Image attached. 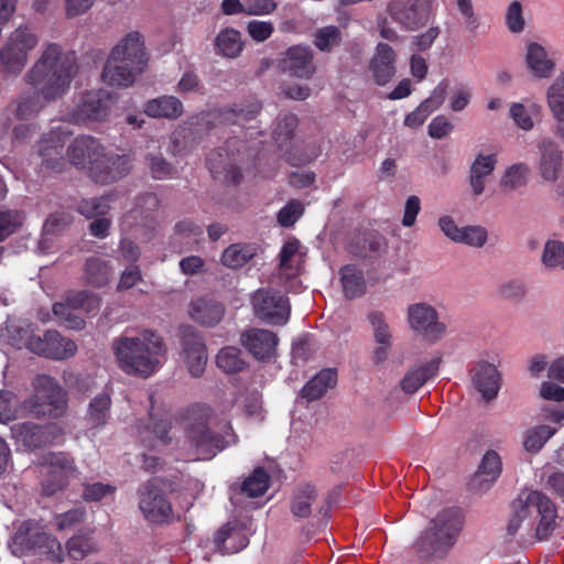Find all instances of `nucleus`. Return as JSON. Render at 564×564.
<instances>
[{
  "mask_svg": "<svg viewBox=\"0 0 564 564\" xmlns=\"http://www.w3.org/2000/svg\"><path fill=\"white\" fill-rule=\"evenodd\" d=\"M78 65L73 52H64L56 43L44 46L41 56L25 75L28 84L37 88V93L21 98L15 107H8L1 115L0 124L4 132L12 124V117L29 119L37 115L45 101L62 97L69 89Z\"/></svg>",
  "mask_w": 564,
  "mask_h": 564,
  "instance_id": "f257e3e1",
  "label": "nucleus"
},
{
  "mask_svg": "<svg viewBox=\"0 0 564 564\" xmlns=\"http://www.w3.org/2000/svg\"><path fill=\"white\" fill-rule=\"evenodd\" d=\"M216 413L206 403H194L175 415L183 436L177 442L178 457L183 460H209L230 442L214 431Z\"/></svg>",
  "mask_w": 564,
  "mask_h": 564,
  "instance_id": "f03ea898",
  "label": "nucleus"
},
{
  "mask_svg": "<svg viewBox=\"0 0 564 564\" xmlns=\"http://www.w3.org/2000/svg\"><path fill=\"white\" fill-rule=\"evenodd\" d=\"M112 350L123 372L142 378L154 375L162 367L166 354L163 338L149 329L115 338Z\"/></svg>",
  "mask_w": 564,
  "mask_h": 564,
  "instance_id": "7ed1b4c3",
  "label": "nucleus"
},
{
  "mask_svg": "<svg viewBox=\"0 0 564 564\" xmlns=\"http://www.w3.org/2000/svg\"><path fill=\"white\" fill-rule=\"evenodd\" d=\"M67 154L72 164L87 170L94 182L99 184L117 182L132 167L130 155L107 153L104 145L90 135L77 137L68 147Z\"/></svg>",
  "mask_w": 564,
  "mask_h": 564,
  "instance_id": "20e7f679",
  "label": "nucleus"
},
{
  "mask_svg": "<svg viewBox=\"0 0 564 564\" xmlns=\"http://www.w3.org/2000/svg\"><path fill=\"white\" fill-rule=\"evenodd\" d=\"M258 155L256 145L239 138H230L224 148L212 151L206 165L213 178L225 185H238L242 180L241 165Z\"/></svg>",
  "mask_w": 564,
  "mask_h": 564,
  "instance_id": "39448f33",
  "label": "nucleus"
},
{
  "mask_svg": "<svg viewBox=\"0 0 564 564\" xmlns=\"http://www.w3.org/2000/svg\"><path fill=\"white\" fill-rule=\"evenodd\" d=\"M463 527V516L458 508L441 511L432 521L431 527L423 531L415 542L417 553L422 557H443L455 544Z\"/></svg>",
  "mask_w": 564,
  "mask_h": 564,
  "instance_id": "423d86ee",
  "label": "nucleus"
},
{
  "mask_svg": "<svg viewBox=\"0 0 564 564\" xmlns=\"http://www.w3.org/2000/svg\"><path fill=\"white\" fill-rule=\"evenodd\" d=\"M261 111L257 99L235 102L230 107L199 113L189 120V126L196 127V132L208 131L218 124H243L253 120Z\"/></svg>",
  "mask_w": 564,
  "mask_h": 564,
  "instance_id": "0eeeda50",
  "label": "nucleus"
},
{
  "mask_svg": "<svg viewBox=\"0 0 564 564\" xmlns=\"http://www.w3.org/2000/svg\"><path fill=\"white\" fill-rule=\"evenodd\" d=\"M32 384L34 393L26 403L35 415L58 417L65 412L67 405L66 392L54 378L37 375Z\"/></svg>",
  "mask_w": 564,
  "mask_h": 564,
  "instance_id": "6e6552de",
  "label": "nucleus"
},
{
  "mask_svg": "<svg viewBox=\"0 0 564 564\" xmlns=\"http://www.w3.org/2000/svg\"><path fill=\"white\" fill-rule=\"evenodd\" d=\"M436 0H390L387 12L405 31H417L435 18Z\"/></svg>",
  "mask_w": 564,
  "mask_h": 564,
  "instance_id": "1a4fd4ad",
  "label": "nucleus"
},
{
  "mask_svg": "<svg viewBox=\"0 0 564 564\" xmlns=\"http://www.w3.org/2000/svg\"><path fill=\"white\" fill-rule=\"evenodd\" d=\"M39 43L37 36L28 28L14 30L0 50V65L10 75H19L28 63L29 52Z\"/></svg>",
  "mask_w": 564,
  "mask_h": 564,
  "instance_id": "9d476101",
  "label": "nucleus"
},
{
  "mask_svg": "<svg viewBox=\"0 0 564 564\" xmlns=\"http://www.w3.org/2000/svg\"><path fill=\"white\" fill-rule=\"evenodd\" d=\"M254 315L270 325H285L290 317L289 299L271 289H259L252 294Z\"/></svg>",
  "mask_w": 564,
  "mask_h": 564,
  "instance_id": "9b49d317",
  "label": "nucleus"
},
{
  "mask_svg": "<svg viewBox=\"0 0 564 564\" xmlns=\"http://www.w3.org/2000/svg\"><path fill=\"white\" fill-rule=\"evenodd\" d=\"M406 315L411 329L422 335L425 340L436 343L445 336L447 327L438 319V313L431 304H411L408 306Z\"/></svg>",
  "mask_w": 564,
  "mask_h": 564,
  "instance_id": "f8f14e48",
  "label": "nucleus"
},
{
  "mask_svg": "<svg viewBox=\"0 0 564 564\" xmlns=\"http://www.w3.org/2000/svg\"><path fill=\"white\" fill-rule=\"evenodd\" d=\"M10 430L15 444L25 451L45 447L62 434V429L55 423L36 424L30 421L15 423Z\"/></svg>",
  "mask_w": 564,
  "mask_h": 564,
  "instance_id": "ddd939ff",
  "label": "nucleus"
},
{
  "mask_svg": "<svg viewBox=\"0 0 564 564\" xmlns=\"http://www.w3.org/2000/svg\"><path fill=\"white\" fill-rule=\"evenodd\" d=\"M138 494L139 508L149 522L164 523L171 519L172 505L155 479L143 484Z\"/></svg>",
  "mask_w": 564,
  "mask_h": 564,
  "instance_id": "4468645a",
  "label": "nucleus"
},
{
  "mask_svg": "<svg viewBox=\"0 0 564 564\" xmlns=\"http://www.w3.org/2000/svg\"><path fill=\"white\" fill-rule=\"evenodd\" d=\"M24 346L32 352L46 358L63 360L75 356L77 345L63 337L57 330H47L41 335H28Z\"/></svg>",
  "mask_w": 564,
  "mask_h": 564,
  "instance_id": "2eb2a0df",
  "label": "nucleus"
},
{
  "mask_svg": "<svg viewBox=\"0 0 564 564\" xmlns=\"http://www.w3.org/2000/svg\"><path fill=\"white\" fill-rule=\"evenodd\" d=\"M181 358L192 377L199 378L208 360L207 348L202 335L192 326L181 329Z\"/></svg>",
  "mask_w": 564,
  "mask_h": 564,
  "instance_id": "dca6fc26",
  "label": "nucleus"
},
{
  "mask_svg": "<svg viewBox=\"0 0 564 564\" xmlns=\"http://www.w3.org/2000/svg\"><path fill=\"white\" fill-rule=\"evenodd\" d=\"M45 469L46 475L42 481V491L45 496H52L63 489L77 473L74 460L63 453L48 454L45 457Z\"/></svg>",
  "mask_w": 564,
  "mask_h": 564,
  "instance_id": "f3484780",
  "label": "nucleus"
},
{
  "mask_svg": "<svg viewBox=\"0 0 564 564\" xmlns=\"http://www.w3.org/2000/svg\"><path fill=\"white\" fill-rule=\"evenodd\" d=\"M522 512H536L539 522L535 528V536L539 541L547 540L557 527V509L554 502L544 494L532 490L527 494V506Z\"/></svg>",
  "mask_w": 564,
  "mask_h": 564,
  "instance_id": "a211bd4d",
  "label": "nucleus"
},
{
  "mask_svg": "<svg viewBox=\"0 0 564 564\" xmlns=\"http://www.w3.org/2000/svg\"><path fill=\"white\" fill-rule=\"evenodd\" d=\"M111 97L105 90L85 93L69 115L75 123L86 121H104L110 112Z\"/></svg>",
  "mask_w": 564,
  "mask_h": 564,
  "instance_id": "6ab92c4d",
  "label": "nucleus"
},
{
  "mask_svg": "<svg viewBox=\"0 0 564 564\" xmlns=\"http://www.w3.org/2000/svg\"><path fill=\"white\" fill-rule=\"evenodd\" d=\"M279 68L293 77L311 78L316 72L313 51L304 45L289 47L279 61Z\"/></svg>",
  "mask_w": 564,
  "mask_h": 564,
  "instance_id": "aec40b11",
  "label": "nucleus"
},
{
  "mask_svg": "<svg viewBox=\"0 0 564 564\" xmlns=\"http://www.w3.org/2000/svg\"><path fill=\"white\" fill-rule=\"evenodd\" d=\"M110 56L129 65L145 70L149 56L145 51L144 39L138 31L124 35L111 50Z\"/></svg>",
  "mask_w": 564,
  "mask_h": 564,
  "instance_id": "412c9836",
  "label": "nucleus"
},
{
  "mask_svg": "<svg viewBox=\"0 0 564 564\" xmlns=\"http://www.w3.org/2000/svg\"><path fill=\"white\" fill-rule=\"evenodd\" d=\"M68 135V131L56 127L41 140L40 155L42 158V164L46 169L61 171V166L64 162V144Z\"/></svg>",
  "mask_w": 564,
  "mask_h": 564,
  "instance_id": "4be33fe9",
  "label": "nucleus"
},
{
  "mask_svg": "<svg viewBox=\"0 0 564 564\" xmlns=\"http://www.w3.org/2000/svg\"><path fill=\"white\" fill-rule=\"evenodd\" d=\"M242 346L257 359L270 358L278 345V336L268 329L251 328L241 334Z\"/></svg>",
  "mask_w": 564,
  "mask_h": 564,
  "instance_id": "5701e85b",
  "label": "nucleus"
},
{
  "mask_svg": "<svg viewBox=\"0 0 564 564\" xmlns=\"http://www.w3.org/2000/svg\"><path fill=\"white\" fill-rule=\"evenodd\" d=\"M42 530L43 529L34 521H23L9 542L12 554L19 557L33 555L36 543L40 541Z\"/></svg>",
  "mask_w": 564,
  "mask_h": 564,
  "instance_id": "b1692460",
  "label": "nucleus"
},
{
  "mask_svg": "<svg viewBox=\"0 0 564 564\" xmlns=\"http://www.w3.org/2000/svg\"><path fill=\"white\" fill-rule=\"evenodd\" d=\"M498 163L495 153H478L470 164L468 183L474 196H480L487 186V181L494 173Z\"/></svg>",
  "mask_w": 564,
  "mask_h": 564,
  "instance_id": "393cba45",
  "label": "nucleus"
},
{
  "mask_svg": "<svg viewBox=\"0 0 564 564\" xmlns=\"http://www.w3.org/2000/svg\"><path fill=\"white\" fill-rule=\"evenodd\" d=\"M143 70L129 65L120 59H115L109 55L101 74L105 84L127 88L133 85L137 77L141 75Z\"/></svg>",
  "mask_w": 564,
  "mask_h": 564,
  "instance_id": "a878e982",
  "label": "nucleus"
},
{
  "mask_svg": "<svg viewBox=\"0 0 564 564\" xmlns=\"http://www.w3.org/2000/svg\"><path fill=\"white\" fill-rule=\"evenodd\" d=\"M502 470L501 458L495 451H488L470 481L476 491L487 490L500 476Z\"/></svg>",
  "mask_w": 564,
  "mask_h": 564,
  "instance_id": "bb28decb",
  "label": "nucleus"
},
{
  "mask_svg": "<svg viewBox=\"0 0 564 564\" xmlns=\"http://www.w3.org/2000/svg\"><path fill=\"white\" fill-rule=\"evenodd\" d=\"M394 63L395 53L393 48L386 43H379L370 63V70L378 85H386L394 76Z\"/></svg>",
  "mask_w": 564,
  "mask_h": 564,
  "instance_id": "cd10ccee",
  "label": "nucleus"
},
{
  "mask_svg": "<svg viewBox=\"0 0 564 564\" xmlns=\"http://www.w3.org/2000/svg\"><path fill=\"white\" fill-rule=\"evenodd\" d=\"M539 150L541 154L539 161L540 175L547 182L556 181L562 169V151L558 145L550 139L541 141Z\"/></svg>",
  "mask_w": 564,
  "mask_h": 564,
  "instance_id": "c85d7f7f",
  "label": "nucleus"
},
{
  "mask_svg": "<svg viewBox=\"0 0 564 564\" xmlns=\"http://www.w3.org/2000/svg\"><path fill=\"white\" fill-rule=\"evenodd\" d=\"M189 316L204 326L218 324L225 314L224 305L210 297H198L191 302Z\"/></svg>",
  "mask_w": 564,
  "mask_h": 564,
  "instance_id": "c756f323",
  "label": "nucleus"
},
{
  "mask_svg": "<svg viewBox=\"0 0 564 564\" xmlns=\"http://www.w3.org/2000/svg\"><path fill=\"white\" fill-rule=\"evenodd\" d=\"M473 382L487 401L495 399L500 389L501 376L490 364H479L474 369Z\"/></svg>",
  "mask_w": 564,
  "mask_h": 564,
  "instance_id": "7c9ffc66",
  "label": "nucleus"
},
{
  "mask_svg": "<svg viewBox=\"0 0 564 564\" xmlns=\"http://www.w3.org/2000/svg\"><path fill=\"white\" fill-rule=\"evenodd\" d=\"M441 357H435L425 364L410 369L401 381V388L406 393L416 392L426 381L437 375Z\"/></svg>",
  "mask_w": 564,
  "mask_h": 564,
  "instance_id": "2f4dec72",
  "label": "nucleus"
},
{
  "mask_svg": "<svg viewBox=\"0 0 564 564\" xmlns=\"http://www.w3.org/2000/svg\"><path fill=\"white\" fill-rule=\"evenodd\" d=\"M304 254L297 239L286 241L280 251V275L285 279L297 276L303 268Z\"/></svg>",
  "mask_w": 564,
  "mask_h": 564,
  "instance_id": "473e14b6",
  "label": "nucleus"
},
{
  "mask_svg": "<svg viewBox=\"0 0 564 564\" xmlns=\"http://www.w3.org/2000/svg\"><path fill=\"white\" fill-rule=\"evenodd\" d=\"M337 383V372L334 369H324L315 375L301 390V397L307 401L321 399Z\"/></svg>",
  "mask_w": 564,
  "mask_h": 564,
  "instance_id": "72a5a7b5",
  "label": "nucleus"
},
{
  "mask_svg": "<svg viewBox=\"0 0 564 564\" xmlns=\"http://www.w3.org/2000/svg\"><path fill=\"white\" fill-rule=\"evenodd\" d=\"M111 416V398L101 392L93 398L88 404L86 422L91 429H102Z\"/></svg>",
  "mask_w": 564,
  "mask_h": 564,
  "instance_id": "f704fd0d",
  "label": "nucleus"
},
{
  "mask_svg": "<svg viewBox=\"0 0 564 564\" xmlns=\"http://www.w3.org/2000/svg\"><path fill=\"white\" fill-rule=\"evenodd\" d=\"M144 112L152 118L176 119L183 113V104L174 96H161L149 100Z\"/></svg>",
  "mask_w": 564,
  "mask_h": 564,
  "instance_id": "c9c22d12",
  "label": "nucleus"
},
{
  "mask_svg": "<svg viewBox=\"0 0 564 564\" xmlns=\"http://www.w3.org/2000/svg\"><path fill=\"white\" fill-rule=\"evenodd\" d=\"M153 398L151 397V412H150V421L151 427L145 426L143 429L138 427L139 436L142 443L145 446H153L151 443V436L153 435L155 440L163 445H167L171 443L170 431H171V422L167 419H159L154 413Z\"/></svg>",
  "mask_w": 564,
  "mask_h": 564,
  "instance_id": "e433bc0d",
  "label": "nucleus"
},
{
  "mask_svg": "<svg viewBox=\"0 0 564 564\" xmlns=\"http://www.w3.org/2000/svg\"><path fill=\"white\" fill-rule=\"evenodd\" d=\"M248 543L249 540L243 531L230 524L224 525L215 536L216 546L226 554L237 553L243 550Z\"/></svg>",
  "mask_w": 564,
  "mask_h": 564,
  "instance_id": "4c0bfd02",
  "label": "nucleus"
},
{
  "mask_svg": "<svg viewBox=\"0 0 564 564\" xmlns=\"http://www.w3.org/2000/svg\"><path fill=\"white\" fill-rule=\"evenodd\" d=\"M215 50L224 57H238L243 50L241 33L234 28H225L215 37Z\"/></svg>",
  "mask_w": 564,
  "mask_h": 564,
  "instance_id": "58836bf2",
  "label": "nucleus"
},
{
  "mask_svg": "<svg viewBox=\"0 0 564 564\" xmlns=\"http://www.w3.org/2000/svg\"><path fill=\"white\" fill-rule=\"evenodd\" d=\"M525 59L528 67L536 77L546 78L554 69L553 61L549 58L544 47L538 43L528 45Z\"/></svg>",
  "mask_w": 564,
  "mask_h": 564,
  "instance_id": "ea45409f",
  "label": "nucleus"
},
{
  "mask_svg": "<svg viewBox=\"0 0 564 564\" xmlns=\"http://www.w3.org/2000/svg\"><path fill=\"white\" fill-rule=\"evenodd\" d=\"M112 275V267L110 261L99 257H90L85 264L86 281L96 288L104 286L109 283Z\"/></svg>",
  "mask_w": 564,
  "mask_h": 564,
  "instance_id": "a19ab883",
  "label": "nucleus"
},
{
  "mask_svg": "<svg viewBox=\"0 0 564 564\" xmlns=\"http://www.w3.org/2000/svg\"><path fill=\"white\" fill-rule=\"evenodd\" d=\"M93 533L94 530H89L86 533L79 532L73 535L66 542L65 556L67 555L69 558L74 561H80L90 553L95 552L97 550V545L93 538Z\"/></svg>",
  "mask_w": 564,
  "mask_h": 564,
  "instance_id": "79ce46f5",
  "label": "nucleus"
},
{
  "mask_svg": "<svg viewBox=\"0 0 564 564\" xmlns=\"http://www.w3.org/2000/svg\"><path fill=\"white\" fill-rule=\"evenodd\" d=\"M317 492L313 485L299 486L294 491L291 511L296 518H307L312 513V503L316 500Z\"/></svg>",
  "mask_w": 564,
  "mask_h": 564,
  "instance_id": "37998d69",
  "label": "nucleus"
},
{
  "mask_svg": "<svg viewBox=\"0 0 564 564\" xmlns=\"http://www.w3.org/2000/svg\"><path fill=\"white\" fill-rule=\"evenodd\" d=\"M203 235L200 226L194 224L191 220L178 221L174 227V234L172 236V245L174 249L182 252L181 247H192L197 243L198 238Z\"/></svg>",
  "mask_w": 564,
  "mask_h": 564,
  "instance_id": "c03bdc74",
  "label": "nucleus"
},
{
  "mask_svg": "<svg viewBox=\"0 0 564 564\" xmlns=\"http://www.w3.org/2000/svg\"><path fill=\"white\" fill-rule=\"evenodd\" d=\"M341 285L347 299L361 296L366 291V281L362 271L355 265H346L340 270Z\"/></svg>",
  "mask_w": 564,
  "mask_h": 564,
  "instance_id": "a18cd8bd",
  "label": "nucleus"
},
{
  "mask_svg": "<svg viewBox=\"0 0 564 564\" xmlns=\"http://www.w3.org/2000/svg\"><path fill=\"white\" fill-rule=\"evenodd\" d=\"M257 253V247L250 243H234L221 256L224 265L238 269L247 264Z\"/></svg>",
  "mask_w": 564,
  "mask_h": 564,
  "instance_id": "49530a36",
  "label": "nucleus"
},
{
  "mask_svg": "<svg viewBox=\"0 0 564 564\" xmlns=\"http://www.w3.org/2000/svg\"><path fill=\"white\" fill-rule=\"evenodd\" d=\"M296 127L297 118L293 113H283L276 118L272 138L279 149H288Z\"/></svg>",
  "mask_w": 564,
  "mask_h": 564,
  "instance_id": "de8ad7c7",
  "label": "nucleus"
},
{
  "mask_svg": "<svg viewBox=\"0 0 564 564\" xmlns=\"http://www.w3.org/2000/svg\"><path fill=\"white\" fill-rule=\"evenodd\" d=\"M33 555L44 556L46 560L55 563H62L65 560V551L61 542L44 530H42Z\"/></svg>",
  "mask_w": 564,
  "mask_h": 564,
  "instance_id": "09e8293b",
  "label": "nucleus"
},
{
  "mask_svg": "<svg viewBox=\"0 0 564 564\" xmlns=\"http://www.w3.org/2000/svg\"><path fill=\"white\" fill-rule=\"evenodd\" d=\"M33 555L44 556L46 560L55 563H62L65 560V551L61 542L44 530H42Z\"/></svg>",
  "mask_w": 564,
  "mask_h": 564,
  "instance_id": "8fccbe9b",
  "label": "nucleus"
},
{
  "mask_svg": "<svg viewBox=\"0 0 564 564\" xmlns=\"http://www.w3.org/2000/svg\"><path fill=\"white\" fill-rule=\"evenodd\" d=\"M77 308L73 305L72 293L64 302H57L53 305V313L58 318L59 323L70 329H82L85 326V321L77 313Z\"/></svg>",
  "mask_w": 564,
  "mask_h": 564,
  "instance_id": "3c124183",
  "label": "nucleus"
},
{
  "mask_svg": "<svg viewBox=\"0 0 564 564\" xmlns=\"http://www.w3.org/2000/svg\"><path fill=\"white\" fill-rule=\"evenodd\" d=\"M541 263L549 270L564 271V243L560 240H547L542 250Z\"/></svg>",
  "mask_w": 564,
  "mask_h": 564,
  "instance_id": "603ef678",
  "label": "nucleus"
},
{
  "mask_svg": "<svg viewBox=\"0 0 564 564\" xmlns=\"http://www.w3.org/2000/svg\"><path fill=\"white\" fill-rule=\"evenodd\" d=\"M270 476L264 468L258 467L245 479L241 485V492L250 498L262 496L269 488Z\"/></svg>",
  "mask_w": 564,
  "mask_h": 564,
  "instance_id": "864d4df0",
  "label": "nucleus"
},
{
  "mask_svg": "<svg viewBox=\"0 0 564 564\" xmlns=\"http://www.w3.org/2000/svg\"><path fill=\"white\" fill-rule=\"evenodd\" d=\"M530 167L525 163H516L509 166L502 174L500 186L508 191H516L528 183Z\"/></svg>",
  "mask_w": 564,
  "mask_h": 564,
  "instance_id": "5fc2aeb1",
  "label": "nucleus"
},
{
  "mask_svg": "<svg viewBox=\"0 0 564 564\" xmlns=\"http://www.w3.org/2000/svg\"><path fill=\"white\" fill-rule=\"evenodd\" d=\"M371 327L375 344H389L393 341V334L386 315L379 311H372L367 315Z\"/></svg>",
  "mask_w": 564,
  "mask_h": 564,
  "instance_id": "6e6d98bb",
  "label": "nucleus"
},
{
  "mask_svg": "<svg viewBox=\"0 0 564 564\" xmlns=\"http://www.w3.org/2000/svg\"><path fill=\"white\" fill-rule=\"evenodd\" d=\"M217 366L226 373H236L241 371L246 362L240 356V350L228 346L220 349L216 359Z\"/></svg>",
  "mask_w": 564,
  "mask_h": 564,
  "instance_id": "4d7b16f0",
  "label": "nucleus"
},
{
  "mask_svg": "<svg viewBox=\"0 0 564 564\" xmlns=\"http://www.w3.org/2000/svg\"><path fill=\"white\" fill-rule=\"evenodd\" d=\"M341 42V32L335 25L317 29L314 33V45L322 52H330Z\"/></svg>",
  "mask_w": 564,
  "mask_h": 564,
  "instance_id": "13d9d810",
  "label": "nucleus"
},
{
  "mask_svg": "<svg viewBox=\"0 0 564 564\" xmlns=\"http://www.w3.org/2000/svg\"><path fill=\"white\" fill-rule=\"evenodd\" d=\"M555 434V429L539 425L525 433L523 446L528 452L536 453Z\"/></svg>",
  "mask_w": 564,
  "mask_h": 564,
  "instance_id": "bf43d9fd",
  "label": "nucleus"
},
{
  "mask_svg": "<svg viewBox=\"0 0 564 564\" xmlns=\"http://www.w3.org/2000/svg\"><path fill=\"white\" fill-rule=\"evenodd\" d=\"M111 196L83 199L78 205V212L86 218H99L106 216L110 206Z\"/></svg>",
  "mask_w": 564,
  "mask_h": 564,
  "instance_id": "052dcab7",
  "label": "nucleus"
},
{
  "mask_svg": "<svg viewBox=\"0 0 564 564\" xmlns=\"http://www.w3.org/2000/svg\"><path fill=\"white\" fill-rule=\"evenodd\" d=\"M547 100L556 120L564 121V73L550 87Z\"/></svg>",
  "mask_w": 564,
  "mask_h": 564,
  "instance_id": "680f3d73",
  "label": "nucleus"
},
{
  "mask_svg": "<svg viewBox=\"0 0 564 564\" xmlns=\"http://www.w3.org/2000/svg\"><path fill=\"white\" fill-rule=\"evenodd\" d=\"M159 206L158 196L153 193H144L137 198L135 208L130 210L123 216L121 227L123 231H128L132 228V223L138 214H141V209L153 210Z\"/></svg>",
  "mask_w": 564,
  "mask_h": 564,
  "instance_id": "e2e57ef3",
  "label": "nucleus"
},
{
  "mask_svg": "<svg viewBox=\"0 0 564 564\" xmlns=\"http://www.w3.org/2000/svg\"><path fill=\"white\" fill-rule=\"evenodd\" d=\"M24 221L23 213L15 209L0 212V242L17 232Z\"/></svg>",
  "mask_w": 564,
  "mask_h": 564,
  "instance_id": "0e129e2a",
  "label": "nucleus"
},
{
  "mask_svg": "<svg viewBox=\"0 0 564 564\" xmlns=\"http://www.w3.org/2000/svg\"><path fill=\"white\" fill-rule=\"evenodd\" d=\"M147 162L149 165L150 173L155 180H166L175 175L176 170L169 163L161 153L148 154Z\"/></svg>",
  "mask_w": 564,
  "mask_h": 564,
  "instance_id": "69168bd1",
  "label": "nucleus"
},
{
  "mask_svg": "<svg viewBox=\"0 0 564 564\" xmlns=\"http://www.w3.org/2000/svg\"><path fill=\"white\" fill-rule=\"evenodd\" d=\"M488 239L487 229L482 226H465L462 227L460 237L457 243H464L474 248H481Z\"/></svg>",
  "mask_w": 564,
  "mask_h": 564,
  "instance_id": "338daca9",
  "label": "nucleus"
},
{
  "mask_svg": "<svg viewBox=\"0 0 564 564\" xmlns=\"http://www.w3.org/2000/svg\"><path fill=\"white\" fill-rule=\"evenodd\" d=\"M86 518V509L84 507H76L63 513L54 516V525L57 530H69L84 522Z\"/></svg>",
  "mask_w": 564,
  "mask_h": 564,
  "instance_id": "774afa93",
  "label": "nucleus"
}]
</instances>
